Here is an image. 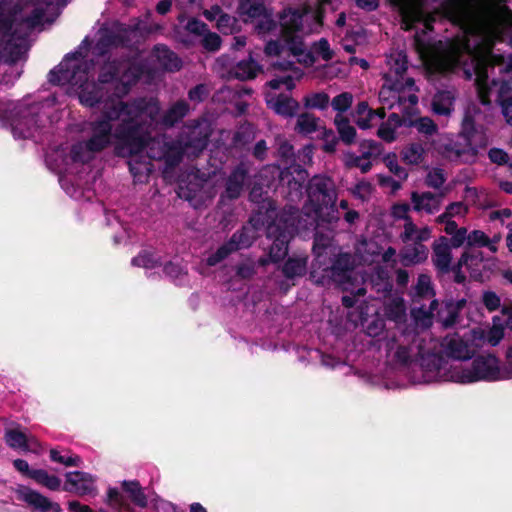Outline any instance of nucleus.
<instances>
[{
	"label": "nucleus",
	"instance_id": "nucleus-3",
	"mask_svg": "<svg viewBox=\"0 0 512 512\" xmlns=\"http://www.w3.org/2000/svg\"><path fill=\"white\" fill-rule=\"evenodd\" d=\"M86 40L78 51L68 54L62 62L49 73V82L57 86H68L67 93L70 96H92L102 90V85L112 84L117 89L119 85L123 86L122 92L126 88L143 81L149 83L154 78L159 77V68L165 70H178L181 66L179 58L167 49L165 46H157L150 54L149 60L152 63L145 71L142 67V61L146 57L141 53L133 61L121 64V69H125L119 76L120 67H116L115 62H104L100 68L98 82L89 81V72L87 63L84 61L82 50Z\"/></svg>",
	"mask_w": 512,
	"mask_h": 512
},
{
	"label": "nucleus",
	"instance_id": "nucleus-5",
	"mask_svg": "<svg viewBox=\"0 0 512 512\" xmlns=\"http://www.w3.org/2000/svg\"><path fill=\"white\" fill-rule=\"evenodd\" d=\"M86 107H98L103 104L100 116L90 123L91 136L85 141V148L91 153H99L112 143L113 122L119 120L123 114L128 113V104L121 101L123 98H78Z\"/></svg>",
	"mask_w": 512,
	"mask_h": 512
},
{
	"label": "nucleus",
	"instance_id": "nucleus-28",
	"mask_svg": "<svg viewBox=\"0 0 512 512\" xmlns=\"http://www.w3.org/2000/svg\"><path fill=\"white\" fill-rule=\"evenodd\" d=\"M120 493L125 501L129 500L132 504L140 508L148 506V498L138 480H124L121 482Z\"/></svg>",
	"mask_w": 512,
	"mask_h": 512
},
{
	"label": "nucleus",
	"instance_id": "nucleus-54",
	"mask_svg": "<svg viewBox=\"0 0 512 512\" xmlns=\"http://www.w3.org/2000/svg\"><path fill=\"white\" fill-rule=\"evenodd\" d=\"M357 113L359 115L357 125L362 129L369 128L371 126L370 121L374 117L375 111L369 108L367 102H360L357 106Z\"/></svg>",
	"mask_w": 512,
	"mask_h": 512
},
{
	"label": "nucleus",
	"instance_id": "nucleus-4",
	"mask_svg": "<svg viewBox=\"0 0 512 512\" xmlns=\"http://www.w3.org/2000/svg\"><path fill=\"white\" fill-rule=\"evenodd\" d=\"M319 7L313 9H286L279 16V34L277 41L267 43L268 55L289 54L300 64L308 67L314 64L315 57L304 45L305 36L319 32L322 27L323 6L331 0H317Z\"/></svg>",
	"mask_w": 512,
	"mask_h": 512
},
{
	"label": "nucleus",
	"instance_id": "nucleus-42",
	"mask_svg": "<svg viewBox=\"0 0 512 512\" xmlns=\"http://www.w3.org/2000/svg\"><path fill=\"white\" fill-rule=\"evenodd\" d=\"M107 504L117 512H135L131 505L125 501L118 488L110 487L107 491Z\"/></svg>",
	"mask_w": 512,
	"mask_h": 512
},
{
	"label": "nucleus",
	"instance_id": "nucleus-51",
	"mask_svg": "<svg viewBox=\"0 0 512 512\" xmlns=\"http://www.w3.org/2000/svg\"><path fill=\"white\" fill-rule=\"evenodd\" d=\"M297 129L303 134L313 133L317 130V119L309 113H302L297 119Z\"/></svg>",
	"mask_w": 512,
	"mask_h": 512
},
{
	"label": "nucleus",
	"instance_id": "nucleus-41",
	"mask_svg": "<svg viewBox=\"0 0 512 512\" xmlns=\"http://www.w3.org/2000/svg\"><path fill=\"white\" fill-rule=\"evenodd\" d=\"M31 479L51 491H57L61 487V479L55 475L48 474L44 469L33 470Z\"/></svg>",
	"mask_w": 512,
	"mask_h": 512
},
{
	"label": "nucleus",
	"instance_id": "nucleus-46",
	"mask_svg": "<svg viewBox=\"0 0 512 512\" xmlns=\"http://www.w3.org/2000/svg\"><path fill=\"white\" fill-rule=\"evenodd\" d=\"M127 158H129V171L134 178H140L151 171V163L143 159L142 153Z\"/></svg>",
	"mask_w": 512,
	"mask_h": 512
},
{
	"label": "nucleus",
	"instance_id": "nucleus-21",
	"mask_svg": "<svg viewBox=\"0 0 512 512\" xmlns=\"http://www.w3.org/2000/svg\"><path fill=\"white\" fill-rule=\"evenodd\" d=\"M399 104H405L409 102L412 106L413 113L411 121L408 122V127H415L419 133L426 136H432L438 132L437 124L429 117H417L418 110L416 105L418 104L419 98H397Z\"/></svg>",
	"mask_w": 512,
	"mask_h": 512
},
{
	"label": "nucleus",
	"instance_id": "nucleus-14",
	"mask_svg": "<svg viewBox=\"0 0 512 512\" xmlns=\"http://www.w3.org/2000/svg\"><path fill=\"white\" fill-rule=\"evenodd\" d=\"M247 178L248 170L244 164L240 163L235 166L225 180L224 190L219 196V204L225 205L227 201L240 198Z\"/></svg>",
	"mask_w": 512,
	"mask_h": 512
},
{
	"label": "nucleus",
	"instance_id": "nucleus-10",
	"mask_svg": "<svg viewBox=\"0 0 512 512\" xmlns=\"http://www.w3.org/2000/svg\"><path fill=\"white\" fill-rule=\"evenodd\" d=\"M36 116L35 104L24 103L23 99L17 101L8 98L0 99V120L13 127L28 126L36 121Z\"/></svg>",
	"mask_w": 512,
	"mask_h": 512
},
{
	"label": "nucleus",
	"instance_id": "nucleus-24",
	"mask_svg": "<svg viewBox=\"0 0 512 512\" xmlns=\"http://www.w3.org/2000/svg\"><path fill=\"white\" fill-rule=\"evenodd\" d=\"M249 200L257 204L258 214H266L268 218H272V215L276 210V203L269 196L267 190H264L263 186L259 183H254L250 192Z\"/></svg>",
	"mask_w": 512,
	"mask_h": 512
},
{
	"label": "nucleus",
	"instance_id": "nucleus-58",
	"mask_svg": "<svg viewBox=\"0 0 512 512\" xmlns=\"http://www.w3.org/2000/svg\"><path fill=\"white\" fill-rule=\"evenodd\" d=\"M446 181L444 172L441 168H433L431 171L428 172L425 184L428 187L439 189Z\"/></svg>",
	"mask_w": 512,
	"mask_h": 512
},
{
	"label": "nucleus",
	"instance_id": "nucleus-30",
	"mask_svg": "<svg viewBox=\"0 0 512 512\" xmlns=\"http://www.w3.org/2000/svg\"><path fill=\"white\" fill-rule=\"evenodd\" d=\"M476 259L470 257L469 249H465L458 260L453 264L450 262V274H452V281L459 285H466L468 280L466 274L463 272V267L467 269L469 275L471 276V268L475 266L473 261Z\"/></svg>",
	"mask_w": 512,
	"mask_h": 512
},
{
	"label": "nucleus",
	"instance_id": "nucleus-2",
	"mask_svg": "<svg viewBox=\"0 0 512 512\" xmlns=\"http://www.w3.org/2000/svg\"><path fill=\"white\" fill-rule=\"evenodd\" d=\"M86 40L78 51L68 54L62 62L49 73V82L57 86H68L67 93L70 96H92L102 90V85L112 84L117 89L119 85L123 86L122 92L126 88L143 81L149 83L154 78L159 77V68L165 70H178L181 66L179 58L167 49L165 46H157L150 54L149 60L152 63L145 71L142 67V61L146 57L141 53L133 61L121 64V69H125L119 76L120 67H116L115 62H104L100 68L98 82L89 81V72L87 63L84 61L82 50Z\"/></svg>",
	"mask_w": 512,
	"mask_h": 512
},
{
	"label": "nucleus",
	"instance_id": "nucleus-60",
	"mask_svg": "<svg viewBox=\"0 0 512 512\" xmlns=\"http://www.w3.org/2000/svg\"><path fill=\"white\" fill-rule=\"evenodd\" d=\"M415 292L419 297H425L430 293L434 294L430 276L427 274H420L418 276Z\"/></svg>",
	"mask_w": 512,
	"mask_h": 512
},
{
	"label": "nucleus",
	"instance_id": "nucleus-31",
	"mask_svg": "<svg viewBox=\"0 0 512 512\" xmlns=\"http://www.w3.org/2000/svg\"><path fill=\"white\" fill-rule=\"evenodd\" d=\"M307 264V256L288 257L281 267V272L288 280L301 278L307 273Z\"/></svg>",
	"mask_w": 512,
	"mask_h": 512
},
{
	"label": "nucleus",
	"instance_id": "nucleus-56",
	"mask_svg": "<svg viewBox=\"0 0 512 512\" xmlns=\"http://www.w3.org/2000/svg\"><path fill=\"white\" fill-rule=\"evenodd\" d=\"M384 162L388 167L389 171L393 173L400 180H406L408 178V172L405 168L400 166L397 161L396 154H389L385 157Z\"/></svg>",
	"mask_w": 512,
	"mask_h": 512
},
{
	"label": "nucleus",
	"instance_id": "nucleus-13",
	"mask_svg": "<svg viewBox=\"0 0 512 512\" xmlns=\"http://www.w3.org/2000/svg\"><path fill=\"white\" fill-rule=\"evenodd\" d=\"M431 248V261L435 269L436 278L440 282L445 281L450 276L449 265L453 259L449 238L440 236L433 242Z\"/></svg>",
	"mask_w": 512,
	"mask_h": 512
},
{
	"label": "nucleus",
	"instance_id": "nucleus-29",
	"mask_svg": "<svg viewBox=\"0 0 512 512\" xmlns=\"http://www.w3.org/2000/svg\"><path fill=\"white\" fill-rule=\"evenodd\" d=\"M429 250L421 243L407 245L400 251V261L403 266L409 267L424 263L428 258Z\"/></svg>",
	"mask_w": 512,
	"mask_h": 512
},
{
	"label": "nucleus",
	"instance_id": "nucleus-12",
	"mask_svg": "<svg viewBox=\"0 0 512 512\" xmlns=\"http://www.w3.org/2000/svg\"><path fill=\"white\" fill-rule=\"evenodd\" d=\"M179 141L189 157H198L206 149L210 133L199 120H194L193 124L187 127Z\"/></svg>",
	"mask_w": 512,
	"mask_h": 512
},
{
	"label": "nucleus",
	"instance_id": "nucleus-25",
	"mask_svg": "<svg viewBox=\"0 0 512 512\" xmlns=\"http://www.w3.org/2000/svg\"><path fill=\"white\" fill-rule=\"evenodd\" d=\"M460 136L465 142L469 143V145L478 144L479 148H484L487 145V138L483 133L477 130L469 108L466 110L462 120Z\"/></svg>",
	"mask_w": 512,
	"mask_h": 512
},
{
	"label": "nucleus",
	"instance_id": "nucleus-40",
	"mask_svg": "<svg viewBox=\"0 0 512 512\" xmlns=\"http://www.w3.org/2000/svg\"><path fill=\"white\" fill-rule=\"evenodd\" d=\"M384 314L391 321H401L406 315V306L403 298L396 297L386 303L384 306Z\"/></svg>",
	"mask_w": 512,
	"mask_h": 512
},
{
	"label": "nucleus",
	"instance_id": "nucleus-8",
	"mask_svg": "<svg viewBox=\"0 0 512 512\" xmlns=\"http://www.w3.org/2000/svg\"><path fill=\"white\" fill-rule=\"evenodd\" d=\"M386 65L388 71L383 76V91L403 94L404 96H415L419 92L412 78L404 79L403 77V73L407 69V57L403 51H391L387 55Z\"/></svg>",
	"mask_w": 512,
	"mask_h": 512
},
{
	"label": "nucleus",
	"instance_id": "nucleus-20",
	"mask_svg": "<svg viewBox=\"0 0 512 512\" xmlns=\"http://www.w3.org/2000/svg\"><path fill=\"white\" fill-rule=\"evenodd\" d=\"M353 271V264L351 262V256L348 253L339 254L332 265L325 269V277L330 278L333 282L338 284H346L351 282V274Z\"/></svg>",
	"mask_w": 512,
	"mask_h": 512
},
{
	"label": "nucleus",
	"instance_id": "nucleus-38",
	"mask_svg": "<svg viewBox=\"0 0 512 512\" xmlns=\"http://www.w3.org/2000/svg\"><path fill=\"white\" fill-rule=\"evenodd\" d=\"M228 241L235 247V251L249 248L254 242V231L250 227L243 226L235 231Z\"/></svg>",
	"mask_w": 512,
	"mask_h": 512
},
{
	"label": "nucleus",
	"instance_id": "nucleus-7",
	"mask_svg": "<svg viewBox=\"0 0 512 512\" xmlns=\"http://www.w3.org/2000/svg\"><path fill=\"white\" fill-rule=\"evenodd\" d=\"M309 203L316 217L327 223L336 219L337 192L334 181L327 176L315 175L306 186Z\"/></svg>",
	"mask_w": 512,
	"mask_h": 512
},
{
	"label": "nucleus",
	"instance_id": "nucleus-64",
	"mask_svg": "<svg viewBox=\"0 0 512 512\" xmlns=\"http://www.w3.org/2000/svg\"><path fill=\"white\" fill-rule=\"evenodd\" d=\"M322 138L324 144L322 149L324 152L332 154L336 151V147L339 139L336 137L334 131L332 129H324Z\"/></svg>",
	"mask_w": 512,
	"mask_h": 512
},
{
	"label": "nucleus",
	"instance_id": "nucleus-23",
	"mask_svg": "<svg viewBox=\"0 0 512 512\" xmlns=\"http://www.w3.org/2000/svg\"><path fill=\"white\" fill-rule=\"evenodd\" d=\"M273 216H275V219L268 225L278 226L280 231L289 232L291 235L296 234L299 223V209L297 207L287 205L280 214L275 212Z\"/></svg>",
	"mask_w": 512,
	"mask_h": 512
},
{
	"label": "nucleus",
	"instance_id": "nucleus-27",
	"mask_svg": "<svg viewBox=\"0 0 512 512\" xmlns=\"http://www.w3.org/2000/svg\"><path fill=\"white\" fill-rule=\"evenodd\" d=\"M184 154L186 151L180 142L178 144L166 142L157 150V153H153V157L156 160H164L167 167L174 168L182 162Z\"/></svg>",
	"mask_w": 512,
	"mask_h": 512
},
{
	"label": "nucleus",
	"instance_id": "nucleus-36",
	"mask_svg": "<svg viewBox=\"0 0 512 512\" xmlns=\"http://www.w3.org/2000/svg\"><path fill=\"white\" fill-rule=\"evenodd\" d=\"M478 144L469 145V143L464 141V144L451 141L448 144L444 145L443 153L450 159H459L465 154H470L472 156H476L478 154Z\"/></svg>",
	"mask_w": 512,
	"mask_h": 512
},
{
	"label": "nucleus",
	"instance_id": "nucleus-50",
	"mask_svg": "<svg viewBox=\"0 0 512 512\" xmlns=\"http://www.w3.org/2000/svg\"><path fill=\"white\" fill-rule=\"evenodd\" d=\"M51 461L62 464L66 467H80L82 459L78 455L64 456L57 449H51L49 452Z\"/></svg>",
	"mask_w": 512,
	"mask_h": 512
},
{
	"label": "nucleus",
	"instance_id": "nucleus-44",
	"mask_svg": "<svg viewBox=\"0 0 512 512\" xmlns=\"http://www.w3.org/2000/svg\"><path fill=\"white\" fill-rule=\"evenodd\" d=\"M267 85L271 89V96H283L294 88L295 81L290 75H285L269 81Z\"/></svg>",
	"mask_w": 512,
	"mask_h": 512
},
{
	"label": "nucleus",
	"instance_id": "nucleus-45",
	"mask_svg": "<svg viewBox=\"0 0 512 512\" xmlns=\"http://www.w3.org/2000/svg\"><path fill=\"white\" fill-rule=\"evenodd\" d=\"M446 355L453 360H462L469 358L467 344L461 339H451L445 349Z\"/></svg>",
	"mask_w": 512,
	"mask_h": 512
},
{
	"label": "nucleus",
	"instance_id": "nucleus-37",
	"mask_svg": "<svg viewBox=\"0 0 512 512\" xmlns=\"http://www.w3.org/2000/svg\"><path fill=\"white\" fill-rule=\"evenodd\" d=\"M334 123L342 142L346 145H351L354 143L357 132L355 127L350 125L349 119L342 116L341 114H337Z\"/></svg>",
	"mask_w": 512,
	"mask_h": 512
},
{
	"label": "nucleus",
	"instance_id": "nucleus-52",
	"mask_svg": "<svg viewBox=\"0 0 512 512\" xmlns=\"http://www.w3.org/2000/svg\"><path fill=\"white\" fill-rule=\"evenodd\" d=\"M413 109L412 106L409 104V107H407L402 115L398 113H391L388 116L387 124L394 127L396 130L399 127H408V122L411 121L412 118Z\"/></svg>",
	"mask_w": 512,
	"mask_h": 512
},
{
	"label": "nucleus",
	"instance_id": "nucleus-34",
	"mask_svg": "<svg viewBox=\"0 0 512 512\" xmlns=\"http://www.w3.org/2000/svg\"><path fill=\"white\" fill-rule=\"evenodd\" d=\"M189 112V105L179 100L173 104L162 116L161 123L165 127H173L176 123L181 121Z\"/></svg>",
	"mask_w": 512,
	"mask_h": 512
},
{
	"label": "nucleus",
	"instance_id": "nucleus-48",
	"mask_svg": "<svg viewBox=\"0 0 512 512\" xmlns=\"http://www.w3.org/2000/svg\"><path fill=\"white\" fill-rule=\"evenodd\" d=\"M233 252H236L235 247H233L229 241H226L207 257L206 263L208 266H216Z\"/></svg>",
	"mask_w": 512,
	"mask_h": 512
},
{
	"label": "nucleus",
	"instance_id": "nucleus-19",
	"mask_svg": "<svg viewBox=\"0 0 512 512\" xmlns=\"http://www.w3.org/2000/svg\"><path fill=\"white\" fill-rule=\"evenodd\" d=\"M65 492L78 496H86L93 492V477L83 471H70L65 474V482L62 487Z\"/></svg>",
	"mask_w": 512,
	"mask_h": 512
},
{
	"label": "nucleus",
	"instance_id": "nucleus-47",
	"mask_svg": "<svg viewBox=\"0 0 512 512\" xmlns=\"http://www.w3.org/2000/svg\"><path fill=\"white\" fill-rule=\"evenodd\" d=\"M402 160L411 165L422 162L424 149L420 143H412L402 150Z\"/></svg>",
	"mask_w": 512,
	"mask_h": 512
},
{
	"label": "nucleus",
	"instance_id": "nucleus-33",
	"mask_svg": "<svg viewBox=\"0 0 512 512\" xmlns=\"http://www.w3.org/2000/svg\"><path fill=\"white\" fill-rule=\"evenodd\" d=\"M267 106L283 117H293L297 114L300 104L296 98H266Z\"/></svg>",
	"mask_w": 512,
	"mask_h": 512
},
{
	"label": "nucleus",
	"instance_id": "nucleus-49",
	"mask_svg": "<svg viewBox=\"0 0 512 512\" xmlns=\"http://www.w3.org/2000/svg\"><path fill=\"white\" fill-rule=\"evenodd\" d=\"M373 286L378 293H381L383 297H388L393 289V284L385 271H379L376 278L373 280Z\"/></svg>",
	"mask_w": 512,
	"mask_h": 512
},
{
	"label": "nucleus",
	"instance_id": "nucleus-9",
	"mask_svg": "<svg viewBox=\"0 0 512 512\" xmlns=\"http://www.w3.org/2000/svg\"><path fill=\"white\" fill-rule=\"evenodd\" d=\"M448 378L452 382L462 384L477 381H497L501 379L499 361L494 355H480L473 359L469 368H463L460 364L451 369Z\"/></svg>",
	"mask_w": 512,
	"mask_h": 512
},
{
	"label": "nucleus",
	"instance_id": "nucleus-39",
	"mask_svg": "<svg viewBox=\"0 0 512 512\" xmlns=\"http://www.w3.org/2000/svg\"><path fill=\"white\" fill-rule=\"evenodd\" d=\"M6 443L13 449L31 450L27 435L18 428L8 429L5 432ZM35 451V449H32Z\"/></svg>",
	"mask_w": 512,
	"mask_h": 512
},
{
	"label": "nucleus",
	"instance_id": "nucleus-26",
	"mask_svg": "<svg viewBox=\"0 0 512 512\" xmlns=\"http://www.w3.org/2000/svg\"><path fill=\"white\" fill-rule=\"evenodd\" d=\"M240 10L243 14H246L250 18L261 17L256 25L260 34H265L277 28L271 19V15L266 12L262 5H248V3H242Z\"/></svg>",
	"mask_w": 512,
	"mask_h": 512
},
{
	"label": "nucleus",
	"instance_id": "nucleus-55",
	"mask_svg": "<svg viewBox=\"0 0 512 512\" xmlns=\"http://www.w3.org/2000/svg\"><path fill=\"white\" fill-rule=\"evenodd\" d=\"M467 247L465 249H473V246L487 247L490 246L489 237L481 230H473L467 234Z\"/></svg>",
	"mask_w": 512,
	"mask_h": 512
},
{
	"label": "nucleus",
	"instance_id": "nucleus-61",
	"mask_svg": "<svg viewBox=\"0 0 512 512\" xmlns=\"http://www.w3.org/2000/svg\"><path fill=\"white\" fill-rule=\"evenodd\" d=\"M312 49L313 53L317 54L325 61L332 59L334 55L329 42L325 38H321L319 41L315 42Z\"/></svg>",
	"mask_w": 512,
	"mask_h": 512
},
{
	"label": "nucleus",
	"instance_id": "nucleus-32",
	"mask_svg": "<svg viewBox=\"0 0 512 512\" xmlns=\"http://www.w3.org/2000/svg\"><path fill=\"white\" fill-rule=\"evenodd\" d=\"M411 201L414 210L418 212L424 210L428 214H433L440 207V197L432 192H423L422 194L412 192Z\"/></svg>",
	"mask_w": 512,
	"mask_h": 512
},
{
	"label": "nucleus",
	"instance_id": "nucleus-43",
	"mask_svg": "<svg viewBox=\"0 0 512 512\" xmlns=\"http://www.w3.org/2000/svg\"><path fill=\"white\" fill-rule=\"evenodd\" d=\"M131 264L136 267L153 269L161 265L160 257L152 251L142 250L132 258Z\"/></svg>",
	"mask_w": 512,
	"mask_h": 512
},
{
	"label": "nucleus",
	"instance_id": "nucleus-15",
	"mask_svg": "<svg viewBox=\"0 0 512 512\" xmlns=\"http://www.w3.org/2000/svg\"><path fill=\"white\" fill-rule=\"evenodd\" d=\"M469 251L470 257L476 259L473 261L475 266L471 268V280L485 283L499 273L500 268L496 258H485L483 252L478 249H469Z\"/></svg>",
	"mask_w": 512,
	"mask_h": 512
},
{
	"label": "nucleus",
	"instance_id": "nucleus-6",
	"mask_svg": "<svg viewBox=\"0 0 512 512\" xmlns=\"http://www.w3.org/2000/svg\"><path fill=\"white\" fill-rule=\"evenodd\" d=\"M119 120L121 122L114 132V137L117 139L114 147L115 155L128 157L142 153L149 140H152V132L155 128L154 118L142 112L132 116L128 106V113L123 114Z\"/></svg>",
	"mask_w": 512,
	"mask_h": 512
},
{
	"label": "nucleus",
	"instance_id": "nucleus-63",
	"mask_svg": "<svg viewBox=\"0 0 512 512\" xmlns=\"http://www.w3.org/2000/svg\"><path fill=\"white\" fill-rule=\"evenodd\" d=\"M482 303L489 312H494L500 308L501 299L494 291H484Z\"/></svg>",
	"mask_w": 512,
	"mask_h": 512
},
{
	"label": "nucleus",
	"instance_id": "nucleus-17",
	"mask_svg": "<svg viewBox=\"0 0 512 512\" xmlns=\"http://www.w3.org/2000/svg\"><path fill=\"white\" fill-rule=\"evenodd\" d=\"M266 236L272 240L269 248L272 263H279L288 255L289 242L294 237L289 232H282L275 225H268L266 228Z\"/></svg>",
	"mask_w": 512,
	"mask_h": 512
},
{
	"label": "nucleus",
	"instance_id": "nucleus-16",
	"mask_svg": "<svg viewBox=\"0 0 512 512\" xmlns=\"http://www.w3.org/2000/svg\"><path fill=\"white\" fill-rule=\"evenodd\" d=\"M152 29L148 28L145 23L139 21L136 25L129 28H121L119 33L121 35L112 37L108 34V31L102 30L99 33V39L96 47L94 48L95 52L98 53L101 57H104L105 53L108 51L106 48H111L113 46H118L119 44H124L125 36L136 35L137 33H149Z\"/></svg>",
	"mask_w": 512,
	"mask_h": 512
},
{
	"label": "nucleus",
	"instance_id": "nucleus-53",
	"mask_svg": "<svg viewBox=\"0 0 512 512\" xmlns=\"http://www.w3.org/2000/svg\"><path fill=\"white\" fill-rule=\"evenodd\" d=\"M455 98H433L431 103L432 111L439 116H449L453 111V102Z\"/></svg>",
	"mask_w": 512,
	"mask_h": 512
},
{
	"label": "nucleus",
	"instance_id": "nucleus-22",
	"mask_svg": "<svg viewBox=\"0 0 512 512\" xmlns=\"http://www.w3.org/2000/svg\"><path fill=\"white\" fill-rule=\"evenodd\" d=\"M421 367L427 372L435 373L436 376L443 378L445 381H451L448 375L456 365L450 364L443 355L432 353L421 358Z\"/></svg>",
	"mask_w": 512,
	"mask_h": 512
},
{
	"label": "nucleus",
	"instance_id": "nucleus-35",
	"mask_svg": "<svg viewBox=\"0 0 512 512\" xmlns=\"http://www.w3.org/2000/svg\"><path fill=\"white\" fill-rule=\"evenodd\" d=\"M261 72V66L250 56L247 60L239 61L233 68V76L240 80L252 79Z\"/></svg>",
	"mask_w": 512,
	"mask_h": 512
},
{
	"label": "nucleus",
	"instance_id": "nucleus-18",
	"mask_svg": "<svg viewBox=\"0 0 512 512\" xmlns=\"http://www.w3.org/2000/svg\"><path fill=\"white\" fill-rule=\"evenodd\" d=\"M18 498L31 507L33 512H62L59 503L51 501L48 497L30 487H22L18 491Z\"/></svg>",
	"mask_w": 512,
	"mask_h": 512
},
{
	"label": "nucleus",
	"instance_id": "nucleus-1",
	"mask_svg": "<svg viewBox=\"0 0 512 512\" xmlns=\"http://www.w3.org/2000/svg\"><path fill=\"white\" fill-rule=\"evenodd\" d=\"M406 27L415 21L432 29L442 16L458 30L445 41L423 39L415 34V46L430 73L461 68L467 79H474L479 96H506L511 92L507 81L492 80L489 73L496 66L512 78V55L506 60L492 50L506 27L512 26V11L506 0H396Z\"/></svg>",
	"mask_w": 512,
	"mask_h": 512
},
{
	"label": "nucleus",
	"instance_id": "nucleus-62",
	"mask_svg": "<svg viewBox=\"0 0 512 512\" xmlns=\"http://www.w3.org/2000/svg\"><path fill=\"white\" fill-rule=\"evenodd\" d=\"M439 314H445L443 317V325L444 327L448 328L454 326L457 323L460 312H458L452 305L446 302L444 308L439 312Z\"/></svg>",
	"mask_w": 512,
	"mask_h": 512
},
{
	"label": "nucleus",
	"instance_id": "nucleus-59",
	"mask_svg": "<svg viewBox=\"0 0 512 512\" xmlns=\"http://www.w3.org/2000/svg\"><path fill=\"white\" fill-rule=\"evenodd\" d=\"M163 272L173 281L180 280L182 277L187 275V271L184 270L181 264L172 261L165 263Z\"/></svg>",
	"mask_w": 512,
	"mask_h": 512
},
{
	"label": "nucleus",
	"instance_id": "nucleus-57",
	"mask_svg": "<svg viewBox=\"0 0 512 512\" xmlns=\"http://www.w3.org/2000/svg\"><path fill=\"white\" fill-rule=\"evenodd\" d=\"M381 143L374 140H363L359 144V150L362 157L369 159L372 156H377L381 152Z\"/></svg>",
	"mask_w": 512,
	"mask_h": 512
},
{
	"label": "nucleus",
	"instance_id": "nucleus-11",
	"mask_svg": "<svg viewBox=\"0 0 512 512\" xmlns=\"http://www.w3.org/2000/svg\"><path fill=\"white\" fill-rule=\"evenodd\" d=\"M307 176V171L300 165L279 170L277 189L289 202H297L303 196Z\"/></svg>",
	"mask_w": 512,
	"mask_h": 512
}]
</instances>
